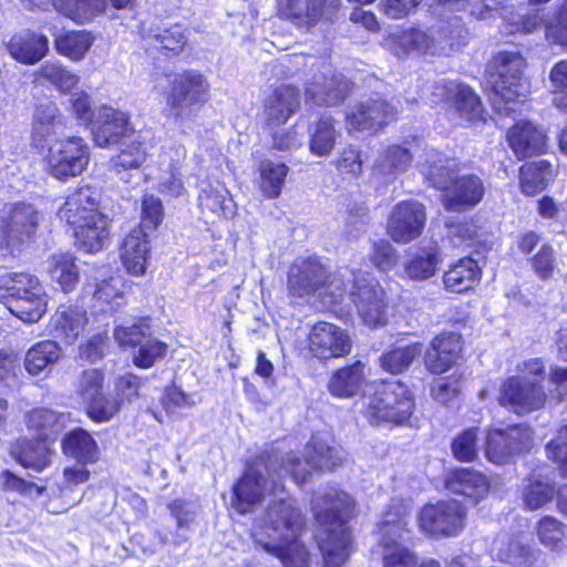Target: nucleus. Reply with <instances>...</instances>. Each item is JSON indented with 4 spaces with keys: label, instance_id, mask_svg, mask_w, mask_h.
I'll list each match as a JSON object with an SVG mask.
<instances>
[{
    "label": "nucleus",
    "instance_id": "nucleus-64",
    "mask_svg": "<svg viewBox=\"0 0 567 567\" xmlns=\"http://www.w3.org/2000/svg\"><path fill=\"white\" fill-rule=\"evenodd\" d=\"M372 262L380 270L391 269L398 261V254L389 240L381 239L373 243Z\"/></svg>",
    "mask_w": 567,
    "mask_h": 567
},
{
    "label": "nucleus",
    "instance_id": "nucleus-54",
    "mask_svg": "<svg viewBox=\"0 0 567 567\" xmlns=\"http://www.w3.org/2000/svg\"><path fill=\"white\" fill-rule=\"evenodd\" d=\"M148 336H151V319L147 317L130 326H116L114 329V338L123 347H138Z\"/></svg>",
    "mask_w": 567,
    "mask_h": 567
},
{
    "label": "nucleus",
    "instance_id": "nucleus-43",
    "mask_svg": "<svg viewBox=\"0 0 567 567\" xmlns=\"http://www.w3.org/2000/svg\"><path fill=\"white\" fill-rule=\"evenodd\" d=\"M61 357L56 341L44 340L32 346L24 355V368L31 375H40L50 369Z\"/></svg>",
    "mask_w": 567,
    "mask_h": 567
},
{
    "label": "nucleus",
    "instance_id": "nucleus-50",
    "mask_svg": "<svg viewBox=\"0 0 567 567\" xmlns=\"http://www.w3.org/2000/svg\"><path fill=\"white\" fill-rule=\"evenodd\" d=\"M92 45V38L83 31L66 32L55 39L56 51L72 60H80Z\"/></svg>",
    "mask_w": 567,
    "mask_h": 567
},
{
    "label": "nucleus",
    "instance_id": "nucleus-46",
    "mask_svg": "<svg viewBox=\"0 0 567 567\" xmlns=\"http://www.w3.org/2000/svg\"><path fill=\"white\" fill-rule=\"evenodd\" d=\"M410 524L411 517L406 508L400 502L392 501L389 508L383 513L379 529L385 540H404L403 534L409 532Z\"/></svg>",
    "mask_w": 567,
    "mask_h": 567
},
{
    "label": "nucleus",
    "instance_id": "nucleus-2",
    "mask_svg": "<svg viewBox=\"0 0 567 567\" xmlns=\"http://www.w3.org/2000/svg\"><path fill=\"white\" fill-rule=\"evenodd\" d=\"M437 21L431 27L430 34L419 29H409L392 34V42L402 53L415 50L427 53L435 43L451 48L466 43L467 30L457 12H467L476 20L502 19L501 28L507 33L535 31L545 22L538 8L520 7L516 9L506 0H436L433 9Z\"/></svg>",
    "mask_w": 567,
    "mask_h": 567
},
{
    "label": "nucleus",
    "instance_id": "nucleus-16",
    "mask_svg": "<svg viewBox=\"0 0 567 567\" xmlns=\"http://www.w3.org/2000/svg\"><path fill=\"white\" fill-rule=\"evenodd\" d=\"M432 96V103L447 104L461 118L468 122L482 118L483 105L480 96L462 82L441 80L433 85Z\"/></svg>",
    "mask_w": 567,
    "mask_h": 567
},
{
    "label": "nucleus",
    "instance_id": "nucleus-36",
    "mask_svg": "<svg viewBox=\"0 0 567 567\" xmlns=\"http://www.w3.org/2000/svg\"><path fill=\"white\" fill-rule=\"evenodd\" d=\"M482 270L478 262L465 257L453 264L443 276V282L450 292H465L472 289L481 279Z\"/></svg>",
    "mask_w": 567,
    "mask_h": 567
},
{
    "label": "nucleus",
    "instance_id": "nucleus-57",
    "mask_svg": "<svg viewBox=\"0 0 567 567\" xmlns=\"http://www.w3.org/2000/svg\"><path fill=\"white\" fill-rule=\"evenodd\" d=\"M163 216L162 200L154 195H144L141 204V221L136 228H142L148 234L153 233L162 224Z\"/></svg>",
    "mask_w": 567,
    "mask_h": 567
},
{
    "label": "nucleus",
    "instance_id": "nucleus-18",
    "mask_svg": "<svg viewBox=\"0 0 567 567\" xmlns=\"http://www.w3.org/2000/svg\"><path fill=\"white\" fill-rule=\"evenodd\" d=\"M104 373L97 369L84 370L81 377L79 392L86 401L87 415L94 422H107L120 410L117 400H111L103 392Z\"/></svg>",
    "mask_w": 567,
    "mask_h": 567
},
{
    "label": "nucleus",
    "instance_id": "nucleus-27",
    "mask_svg": "<svg viewBox=\"0 0 567 567\" xmlns=\"http://www.w3.org/2000/svg\"><path fill=\"white\" fill-rule=\"evenodd\" d=\"M444 483L449 492L464 496L473 505L484 498L489 489L486 476L467 467H457L450 471Z\"/></svg>",
    "mask_w": 567,
    "mask_h": 567
},
{
    "label": "nucleus",
    "instance_id": "nucleus-40",
    "mask_svg": "<svg viewBox=\"0 0 567 567\" xmlns=\"http://www.w3.org/2000/svg\"><path fill=\"white\" fill-rule=\"evenodd\" d=\"M64 422V414L45 408L34 409L27 415L29 430L35 432L37 439L47 442L54 441L58 437L63 430Z\"/></svg>",
    "mask_w": 567,
    "mask_h": 567
},
{
    "label": "nucleus",
    "instance_id": "nucleus-12",
    "mask_svg": "<svg viewBox=\"0 0 567 567\" xmlns=\"http://www.w3.org/2000/svg\"><path fill=\"white\" fill-rule=\"evenodd\" d=\"M465 516V508L458 502L443 501L425 505L417 520L421 530L426 535L452 537L463 530Z\"/></svg>",
    "mask_w": 567,
    "mask_h": 567
},
{
    "label": "nucleus",
    "instance_id": "nucleus-3",
    "mask_svg": "<svg viewBox=\"0 0 567 567\" xmlns=\"http://www.w3.org/2000/svg\"><path fill=\"white\" fill-rule=\"evenodd\" d=\"M311 508L323 527L318 538L323 567H341L350 556L352 538L348 522L354 509L353 497L337 487H327L313 495Z\"/></svg>",
    "mask_w": 567,
    "mask_h": 567
},
{
    "label": "nucleus",
    "instance_id": "nucleus-42",
    "mask_svg": "<svg viewBox=\"0 0 567 567\" xmlns=\"http://www.w3.org/2000/svg\"><path fill=\"white\" fill-rule=\"evenodd\" d=\"M339 136L336 121L331 116H321L309 127L310 153L319 157L328 156L334 148Z\"/></svg>",
    "mask_w": 567,
    "mask_h": 567
},
{
    "label": "nucleus",
    "instance_id": "nucleus-22",
    "mask_svg": "<svg viewBox=\"0 0 567 567\" xmlns=\"http://www.w3.org/2000/svg\"><path fill=\"white\" fill-rule=\"evenodd\" d=\"M130 143L122 145L120 153L111 159V169L122 182L137 185L142 178L141 168L147 157L146 143L141 133H135Z\"/></svg>",
    "mask_w": 567,
    "mask_h": 567
},
{
    "label": "nucleus",
    "instance_id": "nucleus-4",
    "mask_svg": "<svg viewBox=\"0 0 567 567\" xmlns=\"http://www.w3.org/2000/svg\"><path fill=\"white\" fill-rule=\"evenodd\" d=\"M455 163L443 153L431 148L424 152V162L420 164L421 173L436 189L443 190V203L447 210L463 212L482 202L485 185L475 174L452 177Z\"/></svg>",
    "mask_w": 567,
    "mask_h": 567
},
{
    "label": "nucleus",
    "instance_id": "nucleus-8",
    "mask_svg": "<svg viewBox=\"0 0 567 567\" xmlns=\"http://www.w3.org/2000/svg\"><path fill=\"white\" fill-rule=\"evenodd\" d=\"M414 409V399L409 388L400 381L379 383L368 399L364 415L371 424H402Z\"/></svg>",
    "mask_w": 567,
    "mask_h": 567
},
{
    "label": "nucleus",
    "instance_id": "nucleus-14",
    "mask_svg": "<svg viewBox=\"0 0 567 567\" xmlns=\"http://www.w3.org/2000/svg\"><path fill=\"white\" fill-rule=\"evenodd\" d=\"M351 82L342 74L323 63L310 81L306 82V102L317 106H333L343 102L350 94Z\"/></svg>",
    "mask_w": 567,
    "mask_h": 567
},
{
    "label": "nucleus",
    "instance_id": "nucleus-5",
    "mask_svg": "<svg viewBox=\"0 0 567 567\" xmlns=\"http://www.w3.org/2000/svg\"><path fill=\"white\" fill-rule=\"evenodd\" d=\"M209 84L206 78L196 71L177 73L169 82L165 94L167 116L185 132L195 113L207 102Z\"/></svg>",
    "mask_w": 567,
    "mask_h": 567
},
{
    "label": "nucleus",
    "instance_id": "nucleus-45",
    "mask_svg": "<svg viewBox=\"0 0 567 567\" xmlns=\"http://www.w3.org/2000/svg\"><path fill=\"white\" fill-rule=\"evenodd\" d=\"M48 271L51 279L64 292L74 290L79 282V268L72 254L60 252L52 255L49 260Z\"/></svg>",
    "mask_w": 567,
    "mask_h": 567
},
{
    "label": "nucleus",
    "instance_id": "nucleus-21",
    "mask_svg": "<svg viewBox=\"0 0 567 567\" xmlns=\"http://www.w3.org/2000/svg\"><path fill=\"white\" fill-rule=\"evenodd\" d=\"M309 348L321 360L343 357L351 350V340L340 327L321 321L310 330Z\"/></svg>",
    "mask_w": 567,
    "mask_h": 567
},
{
    "label": "nucleus",
    "instance_id": "nucleus-34",
    "mask_svg": "<svg viewBox=\"0 0 567 567\" xmlns=\"http://www.w3.org/2000/svg\"><path fill=\"white\" fill-rule=\"evenodd\" d=\"M441 261V251L436 244L421 246L403 262L404 276L414 281L430 279L435 276Z\"/></svg>",
    "mask_w": 567,
    "mask_h": 567
},
{
    "label": "nucleus",
    "instance_id": "nucleus-29",
    "mask_svg": "<svg viewBox=\"0 0 567 567\" xmlns=\"http://www.w3.org/2000/svg\"><path fill=\"white\" fill-rule=\"evenodd\" d=\"M7 48L16 61L32 65L42 60L48 53L49 40L43 34L24 30L12 35Z\"/></svg>",
    "mask_w": 567,
    "mask_h": 567
},
{
    "label": "nucleus",
    "instance_id": "nucleus-13",
    "mask_svg": "<svg viewBox=\"0 0 567 567\" xmlns=\"http://www.w3.org/2000/svg\"><path fill=\"white\" fill-rule=\"evenodd\" d=\"M533 432L525 424H514L505 429H493L487 433L485 455L494 464H505L514 455L532 447Z\"/></svg>",
    "mask_w": 567,
    "mask_h": 567
},
{
    "label": "nucleus",
    "instance_id": "nucleus-10",
    "mask_svg": "<svg viewBox=\"0 0 567 567\" xmlns=\"http://www.w3.org/2000/svg\"><path fill=\"white\" fill-rule=\"evenodd\" d=\"M346 286V291L349 289L358 313L367 326L375 328L386 323L384 291L371 272L351 271Z\"/></svg>",
    "mask_w": 567,
    "mask_h": 567
},
{
    "label": "nucleus",
    "instance_id": "nucleus-59",
    "mask_svg": "<svg viewBox=\"0 0 567 567\" xmlns=\"http://www.w3.org/2000/svg\"><path fill=\"white\" fill-rule=\"evenodd\" d=\"M555 496V487L548 482L530 481L524 488L523 501L527 508L538 509L551 502Z\"/></svg>",
    "mask_w": 567,
    "mask_h": 567
},
{
    "label": "nucleus",
    "instance_id": "nucleus-41",
    "mask_svg": "<svg viewBox=\"0 0 567 567\" xmlns=\"http://www.w3.org/2000/svg\"><path fill=\"white\" fill-rule=\"evenodd\" d=\"M143 37L152 41V45L156 49L165 51L168 55L177 54L186 43L185 30L181 24L151 25L148 29L143 28Z\"/></svg>",
    "mask_w": 567,
    "mask_h": 567
},
{
    "label": "nucleus",
    "instance_id": "nucleus-49",
    "mask_svg": "<svg viewBox=\"0 0 567 567\" xmlns=\"http://www.w3.org/2000/svg\"><path fill=\"white\" fill-rule=\"evenodd\" d=\"M413 159L409 147L393 144L388 146L378 157L374 169L383 175L404 173Z\"/></svg>",
    "mask_w": 567,
    "mask_h": 567
},
{
    "label": "nucleus",
    "instance_id": "nucleus-19",
    "mask_svg": "<svg viewBox=\"0 0 567 567\" xmlns=\"http://www.w3.org/2000/svg\"><path fill=\"white\" fill-rule=\"evenodd\" d=\"M546 400L543 386L522 377L507 378L501 389L499 404L511 408L517 414L540 409Z\"/></svg>",
    "mask_w": 567,
    "mask_h": 567
},
{
    "label": "nucleus",
    "instance_id": "nucleus-35",
    "mask_svg": "<svg viewBox=\"0 0 567 567\" xmlns=\"http://www.w3.org/2000/svg\"><path fill=\"white\" fill-rule=\"evenodd\" d=\"M109 235V218L101 213L87 216L84 223L73 228L75 245L86 252L101 250Z\"/></svg>",
    "mask_w": 567,
    "mask_h": 567
},
{
    "label": "nucleus",
    "instance_id": "nucleus-30",
    "mask_svg": "<svg viewBox=\"0 0 567 567\" xmlns=\"http://www.w3.org/2000/svg\"><path fill=\"white\" fill-rule=\"evenodd\" d=\"M150 234L142 228L132 229L124 238L121 258L128 274L143 275L150 258Z\"/></svg>",
    "mask_w": 567,
    "mask_h": 567
},
{
    "label": "nucleus",
    "instance_id": "nucleus-51",
    "mask_svg": "<svg viewBox=\"0 0 567 567\" xmlns=\"http://www.w3.org/2000/svg\"><path fill=\"white\" fill-rule=\"evenodd\" d=\"M167 348L164 341L148 336L133 354V363L137 368L150 369L166 357Z\"/></svg>",
    "mask_w": 567,
    "mask_h": 567
},
{
    "label": "nucleus",
    "instance_id": "nucleus-39",
    "mask_svg": "<svg viewBox=\"0 0 567 567\" xmlns=\"http://www.w3.org/2000/svg\"><path fill=\"white\" fill-rule=\"evenodd\" d=\"M63 453L78 463L92 464L99 458V447L93 436L84 429L68 432L62 440Z\"/></svg>",
    "mask_w": 567,
    "mask_h": 567
},
{
    "label": "nucleus",
    "instance_id": "nucleus-7",
    "mask_svg": "<svg viewBox=\"0 0 567 567\" xmlns=\"http://www.w3.org/2000/svg\"><path fill=\"white\" fill-rule=\"evenodd\" d=\"M342 278L341 285L336 286L338 281L334 275L328 284V272L324 266L316 257H298L289 267L287 288L292 297L306 298L316 293H330V302H338L347 289L343 278L347 274H339Z\"/></svg>",
    "mask_w": 567,
    "mask_h": 567
},
{
    "label": "nucleus",
    "instance_id": "nucleus-17",
    "mask_svg": "<svg viewBox=\"0 0 567 567\" xmlns=\"http://www.w3.org/2000/svg\"><path fill=\"white\" fill-rule=\"evenodd\" d=\"M426 223L425 207L417 200L395 204L388 221V233L395 243L406 244L421 236Z\"/></svg>",
    "mask_w": 567,
    "mask_h": 567
},
{
    "label": "nucleus",
    "instance_id": "nucleus-1",
    "mask_svg": "<svg viewBox=\"0 0 567 567\" xmlns=\"http://www.w3.org/2000/svg\"><path fill=\"white\" fill-rule=\"evenodd\" d=\"M342 462L340 451L319 435H312L305 447V460L288 455L287 460L272 452H261L247 462L240 477L233 485L231 506L241 515L248 514L260 504L271 483V499L259 518V526L268 540L256 538V544L267 554L277 557L284 567H311L309 553L300 537L305 530L306 517L296 501L286 496L282 478L289 476L301 486L311 471H331Z\"/></svg>",
    "mask_w": 567,
    "mask_h": 567
},
{
    "label": "nucleus",
    "instance_id": "nucleus-20",
    "mask_svg": "<svg viewBox=\"0 0 567 567\" xmlns=\"http://www.w3.org/2000/svg\"><path fill=\"white\" fill-rule=\"evenodd\" d=\"M94 143L99 147H109L115 144H124V141L133 136V130L127 113L103 105L96 112V120L91 125Z\"/></svg>",
    "mask_w": 567,
    "mask_h": 567
},
{
    "label": "nucleus",
    "instance_id": "nucleus-31",
    "mask_svg": "<svg viewBox=\"0 0 567 567\" xmlns=\"http://www.w3.org/2000/svg\"><path fill=\"white\" fill-rule=\"evenodd\" d=\"M300 105L298 87L282 84L274 90L265 103L268 125H280L297 112Z\"/></svg>",
    "mask_w": 567,
    "mask_h": 567
},
{
    "label": "nucleus",
    "instance_id": "nucleus-58",
    "mask_svg": "<svg viewBox=\"0 0 567 567\" xmlns=\"http://www.w3.org/2000/svg\"><path fill=\"white\" fill-rule=\"evenodd\" d=\"M168 508L172 516L176 519L178 529L176 542L181 544L187 539L184 530L189 529V524L194 522L197 513V505L193 502L175 499L168 505Z\"/></svg>",
    "mask_w": 567,
    "mask_h": 567
},
{
    "label": "nucleus",
    "instance_id": "nucleus-60",
    "mask_svg": "<svg viewBox=\"0 0 567 567\" xmlns=\"http://www.w3.org/2000/svg\"><path fill=\"white\" fill-rule=\"evenodd\" d=\"M537 536L544 546L556 549L565 536L564 525L553 516H545L537 524Z\"/></svg>",
    "mask_w": 567,
    "mask_h": 567
},
{
    "label": "nucleus",
    "instance_id": "nucleus-33",
    "mask_svg": "<svg viewBox=\"0 0 567 567\" xmlns=\"http://www.w3.org/2000/svg\"><path fill=\"white\" fill-rule=\"evenodd\" d=\"M10 455L22 467L42 472L50 464L51 449L47 441L21 439L10 446Z\"/></svg>",
    "mask_w": 567,
    "mask_h": 567
},
{
    "label": "nucleus",
    "instance_id": "nucleus-28",
    "mask_svg": "<svg viewBox=\"0 0 567 567\" xmlns=\"http://www.w3.org/2000/svg\"><path fill=\"white\" fill-rule=\"evenodd\" d=\"M508 143L518 158L538 155L546 150V136L530 121L517 122L507 133Z\"/></svg>",
    "mask_w": 567,
    "mask_h": 567
},
{
    "label": "nucleus",
    "instance_id": "nucleus-32",
    "mask_svg": "<svg viewBox=\"0 0 567 567\" xmlns=\"http://www.w3.org/2000/svg\"><path fill=\"white\" fill-rule=\"evenodd\" d=\"M86 323V313L79 306H60L52 316L50 333L68 344H72L83 331Z\"/></svg>",
    "mask_w": 567,
    "mask_h": 567
},
{
    "label": "nucleus",
    "instance_id": "nucleus-44",
    "mask_svg": "<svg viewBox=\"0 0 567 567\" xmlns=\"http://www.w3.org/2000/svg\"><path fill=\"white\" fill-rule=\"evenodd\" d=\"M422 351L421 342L392 346L381 354L380 365L386 372L399 374L409 369Z\"/></svg>",
    "mask_w": 567,
    "mask_h": 567
},
{
    "label": "nucleus",
    "instance_id": "nucleus-23",
    "mask_svg": "<svg viewBox=\"0 0 567 567\" xmlns=\"http://www.w3.org/2000/svg\"><path fill=\"white\" fill-rule=\"evenodd\" d=\"M2 237L8 246L18 249L30 240L38 228V212L33 205L17 203L10 210L8 218L2 221Z\"/></svg>",
    "mask_w": 567,
    "mask_h": 567
},
{
    "label": "nucleus",
    "instance_id": "nucleus-26",
    "mask_svg": "<svg viewBox=\"0 0 567 567\" xmlns=\"http://www.w3.org/2000/svg\"><path fill=\"white\" fill-rule=\"evenodd\" d=\"M395 109L385 100L371 97L358 104L347 115L348 124L357 131H378L394 116Z\"/></svg>",
    "mask_w": 567,
    "mask_h": 567
},
{
    "label": "nucleus",
    "instance_id": "nucleus-11",
    "mask_svg": "<svg viewBox=\"0 0 567 567\" xmlns=\"http://www.w3.org/2000/svg\"><path fill=\"white\" fill-rule=\"evenodd\" d=\"M90 161V146L79 136L53 143L45 157L47 171L55 179L68 181L80 176Z\"/></svg>",
    "mask_w": 567,
    "mask_h": 567
},
{
    "label": "nucleus",
    "instance_id": "nucleus-52",
    "mask_svg": "<svg viewBox=\"0 0 567 567\" xmlns=\"http://www.w3.org/2000/svg\"><path fill=\"white\" fill-rule=\"evenodd\" d=\"M199 206L202 209H207L218 216H227L230 214L231 199L228 198V190L224 186L208 185L200 189Z\"/></svg>",
    "mask_w": 567,
    "mask_h": 567
},
{
    "label": "nucleus",
    "instance_id": "nucleus-6",
    "mask_svg": "<svg viewBox=\"0 0 567 567\" xmlns=\"http://www.w3.org/2000/svg\"><path fill=\"white\" fill-rule=\"evenodd\" d=\"M0 300L19 319L39 321L47 310L44 289L40 280L27 272H12L0 284Z\"/></svg>",
    "mask_w": 567,
    "mask_h": 567
},
{
    "label": "nucleus",
    "instance_id": "nucleus-24",
    "mask_svg": "<svg viewBox=\"0 0 567 567\" xmlns=\"http://www.w3.org/2000/svg\"><path fill=\"white\" fill-rule=\"evenodd\" d=\"M462 351V337L453 331H444L433 338L424 353L426 369L441 374L457 362Z\"/></svg>",
    "mask_w": 567,
    "mask_h": 567
},
{
    "label": "nucleus",
    "instance_id": "nucleus-38",
    "mask_svg": "<svg viewBox=\"0 0 567 567\" xmlns=\"http://www.w3.org/2000/svg\"><path fill=\"white\" fill-rule=\"evenodd\" d=\"M64 13L73 20H91L105 13L109 7L115 10H132L136 0H61Z\"/></svg>",
    "mask_w": 567,
    "mask_h": 567
},
{
    "label": "nucleus",
    "instance_id": "nucleus-47",
    "mask_svg": "<svg viewBox=\"0 0 567 567\" xmlns=\"http://www.w3.org/2000/svg\"><path fill=\"white\" fill-rule=\"evenodd\" d=\"M259 189L267 198H277L281 194L289 167L282 162L264 159L259 163Z\"/></svg>",
    "mask_w": 567,
    "mask_h": 567
},
{
    "label": "nucleus",
    "instance_id": "nucleus-53",
    "mask_svg": "<svg viewBox=\"0 0 567 567\" xmlns=\"http://www.w3.org/2000/svg\"><path fill=\"white\" fill-rule=\"evenodd\" d=\"M39 74L61 92L70 91L79 81L78 75L64 68L59 61H47L41 66Z\"/></svg>",
    "mask_w": 567,
    "mask_h": 567
},
{
    "label": "nucleus",
    "instance_id": "nucleus-25",
    "mask_svg": "<svg viewBox=\"0 0 567 567\" xmlns=\"http://www.w3.org/2000/svg\"><path fill=\"white\" fill-rule=\"evenodd\" d=\"M100 192L89 185L81 186L68 195L58 216L72 229L84 223L87 216L99 214Z\"/></svg>",
    "mask_w": 567,
    "mask_h": 567
},
{
    "label": "nucleus",
    "instance_id": "nucleus-62",
    "mask_svg": "<svg viewBox=\"0 0 567 567\" xmlns=\"http://www.w3.org/2000/svg\"><path fill=\"white\" fill-rule=\"evenodd\" d=\"M64 123L62 121L47 123V124H33L32 126V142L38 148H50L52 142L60 141V136L63 134Z\"/></svg>",
    "mask_w": 567,
    "mask_h": 567
},
{
    "label": "nucleus",
    "instance_id": "nucleus-37",
    "mask_svg": "<svg viewBox=\"0 0 567 567\" xmlns=\"http://www.w3.org/2000/svg\"><path fill=\"white\" fill-rule=\"evenodd\" d=\"M364 383V364L355 361L336 370L328 383L329 392L340 399L357 395Z\"/></svg>",
    "mask_w": 567,
    "mask_h": 567
},
{
    "label": "nucleus",
    "instance_id": "nucleus-48",
    "mask_svg": "<svg viewBox=\"0 0 567 567\" xmlns=\"http://www.w3.org/2000/svg\"><path fill=\"white\" fill-rule=\"evenodd\" d=\"M551 176V164L546 159L524 164L520 168L522 192L528 196L537 195L545 189Z\"/></svg>",
    "mask_w": 567,
    "mask_h": 567
},
{
    "label": "nucleus",
    "instance_id": "nucleus-56",
    "mask_svg": "<svg viewBox=\"0 0 567 567\" xmlns=\"http://www.w3.org/2000/svg\"><path fill=\"white\" fill-rule=\"evenodd\" d=\"M509 560L515 567H545L546 555L529 544L518 542L509 545Z\"/></svg>",
    "mask_w": 567,
    "mask_h": 567
},
{
    "label": "nucleus",
    "instance_id": "nucleus-55",
    "mask_svg": "<svg viewBox=\"0 0 567 567\" xmlns=\"http://www.w3.org/2000/svg\"><path fill=\"white\" fill-rule=\"evenodd\" d=\"M478 429L468 427L454 437L451 444L453 456L460 462H472L478 454Z\"/></svg>",
    "mask_w": 567,
    "mask_h": 567
},
{
    "label": "nucleus",
    "instance_id": "nucleus-15",
    "mask_svg": "<svg viewBox=\"0 0 567 567\" xmlns=\"http://www.w3.org/2000/svg\"><path fill=\"white\" fill-rule=\"evenodd\" d=\"M339 6L340 0H277L279 17L305 32L331 19Z\"/></svg>",
    "mask_w": 567,
    "mask_h": 567
},
{
    "label": "nucleus",
    "instance_id": "nucleus-63",
    "mask_svg": "<svg viewBox=\"0 0 567 567\" xmlns=\"http://www.w3.org/2000/svg\"><path fill=\"white\" fill-rule=\"evenodd\" d=\"M555 261L554 249L549 244L542 245L537 254L530 259L534 272L542 280H546L553 276Z\"/></svg>",
    "mask_w": 567,
    "mask_h": 567
},
{
    "label": "nucleus",
    "instance_id": "nucleus-9",
    "mask_svg": "<svg viewBox=\"0 0 567 567\" xmlns=\"http://www.w3.org/2000/svg\"><path fill=\"white\" fill-rule=\"evenodd\" d=\"M489 84L493 100L508 103L526 96L527 84L523 79L525 59L518 51H499L489 63Z\"/></svg>",
    "mask_w": 567,
    "mask_h": 567
},
{
    "label": "nucleus",
    "instance_id": "nucleus-61",
    "mask_svg": "<svg viewBox=\"0 0 567 567\" xmlns=\"http://www.w3.org/2000/svg\"><path fill=\"white\" fill-rule=\"evenodd\" d=\"M0 478L2 489L7 492H17L22 496L30 497L40 496L44 492V487L38 486L33 482L25 481L9 470L2 471Z\"/></svg>",
    "mask_w": 567,
    "mask_h": 567
}]
</instances>
